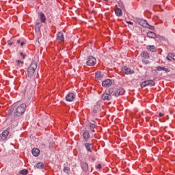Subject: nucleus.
<instances>
[{
	"label": "nucleus",
	"instance_id": "nucleus-6",
	"mask_svg": "<svg viewBox=\"0 0 175 175\" xmlns=\"http://www.w3.org/2000/svg\"><path fill=\"white\" fill-rule=\"evenodd\" d=\"M125 94V90L122 88H119L116 90V91L113 93V96H120V95H124Z\"/></svg>",
	"mask_w": 175,
	"mask_h": 175
},
{
	"label": "nucleus",
	"instance_id": "nucleus-20",
	"mask_svg": "<svg viewBox=\"0 0 175 175\" xmlns=\"http://www.w3.org/2000/svg\"><path fill=\"white\" fill-rule=\"evenodd\" d=\"M115 13L118 17H121V16H122V10H121V8H116Z\"/></svg>",
	"mask_w": 175,
	"mask_h": 175
},
{
	"label": "nucleus",
	"instance_id": "nucleus-23",
	"mask_svg": "<svg viewBox=\"0 0 175 175\" xmlns=\"http://www.w3.org/2000/svg\"><path fill=\"white\" fill-rule=\"evenodd\" d=\"M96 126V124L95 123V122H93V123H90L89 124V126L90 128V130L92 131V132H95V126Z\"/></svg>",
	"mask_w": 175,
	"mask_h": 175
},
{
	"label": "nucleus",
	"instance_id": "nucleus-39",
	"mask_svg": "<svg viewBox=\"0 0 175 175\" xmlns=\"http://www.w3.org/2000/svg\"><path fill=\"white\" fill-rule=\"evenodd\" d=\"M159 117H163V113H159Z\"/></svg>",
	"mask_w": 175,
	"mask_h": 175
},
{
	"label": "nucleus",
	"instance_id": "nucleus-17",
	"mask_svg": "<svg viewBox=\"0 0 175 175\" xmlns=\"http://www.w3.org/2000/svg\"><path fill=\"white\" fill-rule=\"evenodd\" d=\"M157 70H158L159 72L163 70L166 73H169V72H170V70L169 68H166L162 67V66H158L157 68Z\"/></svg>",
	"mask_w": 175,
	"mask_h": 175
},
{
	"label": "nucleus",
	"instance_id": "nucleus-36",
	"mask_svg": "<svg viewBox=\"0 0 175 175\" xmlns=\"http://www.w3.org/2000/svg\"><path fill=\"white\" fill-rule=\"evenodd\" d=\"M16 62L18 63V65L19 64H24V62H23V61H21V60H16Z\"/></svg>",
	"mask_w": 175,
	"mask_h": 175
},
{
	"label": "nucleus",
	"instance_id": "nucleus-26",
	"mask_svg": "<svg viewBox=\"0 0 175 175\" xmlns=\"http://www.w3.org/2000/svg\"><path fill=\"white\" fill-rule=\"evenodd\" d=\"M96 79H98V80H100L102 78V72L100 71H98L96 72Z\"/></svg>",
	"mask_w": 175,
	"mask_h": 175
},
{
	"label": "nucleus",
	"instance_id": "nucleus-5",
	"mask_svg": "<svg viewBox=\"0 0 175 175\" xmlns=\"http://www.w3.org/2000/svg\"><path fill=\"white\" fill-rule=\"evenodd\" d=\"M10 131V127H8L5 131H3L1 134H0V140H6L8 136H9Z\"/></svg>",
	"mask_w": 175,
	"mask_h": 175
},
{
	"label": "nucleus",
	"instance_id": "nucleus-3",
	"mask_svg": "<svg viewBox=\"0 0 175 175\" xmlns=\"http://www.w3.org/2000/svg\"><path fill=\"white\" fill-rule=\"evenodd\" d=\"M96 64V59L93 56H88V60L86 62V65L88 66H94Z\"/></svg>",
	"mask_w": 175,
	"mask_h": 175
},
{
	"label": "nucleus",
	"instance_id": "nucleus-37",
	"mask_svg": "<svg viewBox=\"0 0 175 175\" xmlns=\"http://www.w3.org/2000/svg\"><path fill=\"white\" fill-rule=\"evenodd\" d=\"M127 24H129L130 25H133V23L132 21H127Z\"/></svg>",
	"mask_w": 175,
	"mask_h": 175
},
{
	"label": "nucleus",
	"instance_id": "nucleus-32",
	"mask_svg": "<svg viewBox=\"0 0 175 175\" xmlns=\"http://www.w3.org/2000/svg\"><path fill=\"white\" fill-rule=\"evenodd\" d=\"M145 28H148L149 29L154 30L155 29V27L152 25H150V24L148 23V25L145 27Z\"/></svg>",
	"mask_w": 175,
	"mask_h": 175
},
{
	"label": "nucleus",
	"instance_id": "nucleus-35",
	"mask_svg": "<svg viewBox=\"0 0 175 175\" xmlns=\"http://www.w3.org/2000/svg\"><path fill=\"white\" fill-rule=\"evenodd\" d=\"M119 5L120 8H122V9H125V6H124V4L122 3H120Z\"/></svg>",
	"mask_w": 175,
	"mask_h": 175
},
{
	"label": "nucleus",
	"instance_id": "nucleus-31",
	"mask_svg": "<svg viewBox=\"0 0 175 175\" xmlns=\"http://www.w3.org/2000/svg\"><path fill=\"white\" fill-rule=\"evenodd\" d=\"M43 163H38L36 165L37 169H42L43 167Z\"/></svg>",
	"mask_w": 175,
	"mask_h": 175
},
{
	"label": "nucleus",
	"instance_id": "nucleus-34",
	"mask_svg": "<svg viewBox=\"0 0 175 175\" xmlns=\"http://www.w3.org/2000/svg\"><path fill=\"white\" fill-rule=\"evenodd\" d=\"M8 46H12V44H14V42H10V40H8Z\"/></svg>",
	"mask_w": 175,
	"mask_h": 175
},
{
	"label": "nucleus",
	"instance_id": "nucleus-41",
	"mask_svg": "<svg viewBox=\"0 0 175 175\" xmlns=\"http://www.w3.org/2000/svg\"><path fill=\"white\" fill-rule=\"evenodd\" d=\"M172 59H173L174 61H175V55H173V56H172Z\"/></svg>",
	"mask_w": 175,
	"mask_h": 175
},
{
	"label": "nucleus",
	"instance_id": "nucleus-22",
	"mask_svg": "<svg viewBox=\"0 0 175 175\" xmlns=\"http://www.w3.org/2000/svg\"><path fill=\"white\" fill-rule=\"evenodd\" d=\"M105 92L108 94V95H113V94H114V92H114V88H109V89H107L106 90H105Z\"/></svg>",
	"mask_w": 175,
	"mask_h": 175
},
{
	"label": "nucleus",
	"instance_id": "nucleus-8",
	"mask_svg": "<svg viewBox=\"0 0 175 175\" xmlns=\"http://www.w3.org/2000/svg\"><path fill=\"white\" fill-rule=\"evenodd\" d=\"M82 136L83 139L88 142V139L90 137V132L88 130H82Z\"/></svg>",
	"mask_w": 175,
	"mask_h": 175
},
{
	"label": "nucleus",
	"instance_id": "nucleus-42",
	"mask_svg": "<svg viewBox=\"0 0 175 175\" xmlns=\"http://www.w3.org/2000/svg\"><path fill=\"white\" fill-rule=\"evenodd\" d=\"M16 43L20 44V43H21L20 40H18L16 41Z\"/></svg>",
	"mask_w": 175,
	"mask_h": 175
},
{
	"label": "nucleus",
	"instance_id": "nucleus-15",
	"mask_svg": "<svg viewBox=\"0 0 175 175\" xmlns=\"http://www.w3.org/2000/svg\"><path fill=\"white\" fill-rule=\"evenodd\" d=\"M32 154L33 157H39V154H40V150L38 148H34L31 150Z\"/></svg>",
	"mask_w": 175,
	"mask_h": 175
},
{
	"label": "nucleus",
	"instance_id": "nucleus-45",
	"mask_svg": "<svg viewBox=\"0 0 175 175\" xmlns=\"http://www.w3.org/2000/svg\"><path fill=\"white\" fill-rule=\"evenodd\" d=\"M105 2H107V1H109V0H104Z\"/></svg>",
	"mask_w": 175,
	"mask_h": 175
},
{
	"label": "nucleus",
	"instance_id": "nucleus-18",
	"mask_svg": "<svg viewBox=\"0 0 175 175\" xmlns=\"http://www.w3.org/2000/svg\"><path fill=\"white\" fill-rule=\"evenodd\" d=\"M146 49L152 53H157V48L154 45H148Z\"/></svg>",
	"mask_w": 175,
	"mask_h": 175
},
{
	"label": "nucleus",
	"instance_id": "nucleus-44",
	"mask_svg": "<svg viewBox=\"0 0 175 175\" xmlns=\"http://www.w3.org/2000/svg\"><path fill=\"white\" fill-rule=\"evenodd\" d=\"M92 161H95V158H93V159H92Z\"/></svg>",
	"mask_w": 175,
	"mask_h": 175
},
{
	"label": "nucleus",
	"instance_id": "nucleus-1",
	"mask_svg": "<svg viewBox=\"0 0 175 175\" xmlns=\"http://www.w3.org/2000/svg\"><path fill=\"white\" fill-rule=\"evenodd\" d=\"M25 110H27V104L25 103L21 104L16 108L14 112V116L21 117V116H23V114L25 113Z\"/></svg>",
	"mask_w": 175,
	"mask_h": 175
},
{
	"label": "nucleus",
	"instance_id": "nucleus-4",
	"mask_svg": "<svg viewBox=\"0 0 175 175\" xmlns=\"http://www.w3.org/2000/svg\"><path fill=\"white\" fill-rule=\"evenodd\" d=\"M148 85L154 87V85H155V82H154L153 80H146L141 83L142 88H144V87H147Z\"/></svg>",
	"mask_w": 175,
	"mask_h": 175
},
{
	"label": "nucleus",
	"instance_id": "nucleus-16",
	"mask_svg": "<svg viewBox=\"0 0 175 175\" xmlns=\"http://www.w3.org/2000/svg\"><path fill=\"white\" fill-rule=\"evenodd\" d=\"M124 70L126 75H133V73H135V71H133V70H131L128 67H124Z\"/></svg>",
	"mask_w": 175,
	"mask_h": 175
},
{
	"label": "nucleus",
	"instance_id": "nucleus-12",
	"mask_svg": "<svg viewBox=\"0 0 175 175\" xmlns=\"http://www.w3.org/2000/svg\"><path fill=\"white\" fill-rule=\"evenodd\" d=\"M74 99H75V94L73 93L68 94L66 96V100L68 102H72V100H73Z\"/></svg>",
	"mask_w": 175,
	"mask_h": 175
},
{
	"label": "nucleus",
	"instance_id": "nucleus-13",
	"mask_svg": "<svg viewBox=\"0 0 175 175\" xmlns=\"http://www.w3.org/2000/svg\"><path fill=\"white\" fill-rule=\"evenodd\" d=\"M81 167L83 172H87L88 170V163L81 161Z\"/></svg>",
	"mask_w": 175,
	"mask_h": 175
},
{
	"label": "nucleus",
	"instance_id": "nucleus-29",
	"mask_svg": "<svg viewBox=\"0 0 175 175\" xmlns=\"http://www.w3.org/2000/svg\"><path fill=\"white\" fill-rule=\"evenodd\" d=\"M63 172L64 173H66V174H68V173L70 172V168H69V167H64L63 169Z\"/></svg>",
	"mask_w": 175,
	"mask_h": 175
},
{
	"label": "nucleus",
	"instance_id": "nucleus-10",
	"mask_svg": "<svg viewBox=\"0 0 175 175\" xmlns=\"http://www.w3.org/2000/svg\"><path fill=\"white\" fill-rule=\"evenodd\" d=\"M57 40L60 42H65V38H64V33L59 31L57 34L56 37Z\"/></svg>",
	"mask_w": 175,
	"mask_h": 175
},
{
	"label": "nucleus",
	"instance_id": "nucleus-30",
	"mask_svg": "<svg viewBox=\"0 0 175 175\" xmlns=\"http://www.w3.org/2000/svg\"><path fill=\"white\" fill-rule=\"evenodd\" d=\"M167 59L168 61H172V59H173V53H168L167 56Z\"/></svg>",
	"mask_w": 175,
	"mask_h": 175
},
{
	"label": "nucleus",
	"instance_id": "nucleus-38",
	"mask_svg": "<svg viewBox=\"0 0 175 175\" xmlns=\"http://www.w3.org/2000/svg\"><path fill=\"white\" fill-rule=\"evenodd\" d=\"M97 169H102V165L100 164H98L97 165Z\"/></svg>",
	"mask_w": 175,
	"mask_h": 175
},
{
	"label": "nucleus",
	"instance_id": "nucleus-7",
	"mask_svg": "<svg viewBox=\"0 0 175 175\" xmlns=\"http://www.w3.org/2000/svg\"><path fill=\"white\" fill-rule=\"evenodd\" d=\"M136 21L137 23H138L139 25H141L142 27H144V28H146V27L148 25V22H147V21L144 19L137 18Z\"/></svg>",
	"mask_w": 175,
	"mask_h": 175
},
{
	"label": "nucleus",
	"instance_id": "nucleus-24",
	"mask_svg": "<svg viewBox=\"0 0 175 175\" xmlns=\"http://www.w3.org/2000/svg\"><path fill=\"white\" fill-rule=\"evenodd\" d=\"M40 18L42 23H46V15H44V14L40 12Z\"/></svg>",
	"mask_w": 175,
	"mask_h": 175
},
{
	"label": "nucleus",
	"instance_id": "nucleus-9",
	"mask_svg": "<svg viewBox=\"0 0 175 175\" xmlns=\"http://www.w3.org/2000/svg\"><path fill=\"white\" fill-rule=\"evenodd\" d=\"M101 98L103 100H113V96L111 95L108 94L106 92L102 94Z\"/></svg>",
	"mask_w": 175,
	"mask_h": 175
},
{
	"label": "nucleus",
	"instance_id": "nucleus-19",
	"mask_svg": "<svg viewBox=\"0 0 175 175\" xmlns=\"http://www.w3.org/2000/svg\"><path fill=\"white\" fill-rule=\"evenodd\" d=\"M84 146L88 152H92V150H91V147H92V144L85 143Z\"/></svg>",
	"mask_w": 175,
	"mask_h": 175
},
{
	"label": "nucleus",
	"instance_id": "nucleus-40",
	"mask_svg": "<svg viewBox=\"0 0 175 175\" xmlns=\"http://www.w3.org/2000/svg\"><path fill=\"white\" fill-rule=\"evenodd\" d=\"M24 44H25V42H22L21 43V46H24Z\"/></svg>",
	"mask_w": 175,
	"mask_h": 175
},
{
	"label": "nucleus",
	"instance_id": "nucleus-33",
	"mask_svg": "<svg viewBox=\"0 0 175 175\" xmlns=\"http://www.w3.org/2000/svg\"><path fill=\"white\" fill-rule=\"evenodd\" d=\"M20 55H21V57H23V59H25V55H24V53H23V52H21V53H20Z\"/></svg>",
	"mask_w": 175,
	"mask_h": 175
},
{
	"label": "nucleus",
	"instance_id": "nucleus-25",
	"mask_svg": "<svg viewBox=\"0 0 175 175\" xmlns=\"http://www.w3.org/2000/svg\"><path fill=\"white\" fill-rule=\"evenodd\" d=\"M141 57H142L143 58L148 59L150 58V55L148 54V53L144 51L141 53Z\"/></svg>",
	"mask_w": 175,
	"mask_h": 175
},
{
	"label": "nucleus",
	"instance_id": "nucleus-11",
	"mask_svg": "<svg viewBox=\"0 0 175 175\" xmlns=\"http://www.w3.org/2000/svg\"><path fill=\"white\" fill-rule=\"evenodd\" d=\"M111 84H113V82H111V79H105L102 82L103 87H105V88H109Z\"/></svg>",
	"mask_w": 175,
	"mask_h": 175
},
{
	"label": "nucleus",
	"instance_id": "nucleus-27",
	"mask_svg": "<svg viewBox=\"0 0 175 175\" xmlns=\"http://www.w3.org/2000/svg\"><path fill=\"white\" fill-rule=\"evenodd\" d=\"M98 107H99V105H98L94 106L93 111H92L93 114H96L98 113Z\"/></svg>",
	"mask_w": 175,
	"mask_h": 175
},
{
	"label": "nucleus",
	"instance_id": "nucleus-28",
	"mask_svg": "<svg viewBox=\"0 0 175 175\" xmlns=\"http://www.w3.org/2000/svg\"><path fill=\"white\" fill-rule=\"evenodd\" d=\"M20 174H23V175H27V174H28V170L23 169V170L20 171Z\"/></svg>",
	"mask_w": 175,
	"mask_h": 175
},
{
	"label": "nucleus",
	"instance_id": "nucleus-21",
	"mask_svg": "<svg viewBox=\"0 0 175 175\" xmlns=\"http://www.w3.org/2000/svg\"><path fill=\"white\" fill-rule=\"evenodd\" d=\"M148 38H151L152 39H155L157 38V34L152 31H148L147 33Z\"/></svg>",
	"mask_w": 175,
	"mask_h": 175
},
{
	"label": "nucleus",
	"instance_id": "nucleus-2",
	"mask_svg": "<svg viewBox=\"0 0 175 175\" xmlns=\"http://www.w3.org/2000/svg\"><path fill=\"white\" fill-rule=\"evenodd\" d=\"M38 68V62L36 61H33L30 65V66L27 69L28 77H31L33 76V73H35V70Z\"/></svg>",
	"mask_w": 175,
	"mask_h": 175
},
{
	"label": "nucleus",
	"instance_id": "nucleus-43",
	"mask_svg": "<svg viewBox=\"0 0 175 175\" xmlns=\"http://www.w3.org/2000/svg\"><path fill=\"white\" fill-rule=\"evenodd\" d=\"M170 114L172 116V114H173V111H170Z\"/></svg>",
	"mask_w": 175,
	"mask_h": 175
},
{
	"label": "nucleus",
	"instance_id": "nucleus-14",
	"mask_svg": "<svg viewBox=\"0 0 175 175\" xmlns=\"http://www.w3.org/2000/svg\"><path fill=\"white\" fill-rule=\"evenodd\" d=\"M41 27H42V25L40 24V21H36V25H35L36 32H40Z\"/></svg>",
	"mask_w": 175,
	"mask_h": 175
},
{
	"label": "nucleus",
	"instance_id": "nucleus-46",
	"mask_svg": "<svg viewBox=\"0 0 175 175\" xmlns=\"http://www.w3.org/2000/svg\"><path fill=\"white\" fill-rule=\"evenodd\" d=\"M24 92H25V90H24Z\"/></svg>",
	"mask_w": 175,
	"mask_h": 175
}]
</instances>
